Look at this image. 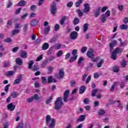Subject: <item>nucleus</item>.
I'll return each mask as SVG.
<instances>
[{
    "mask_svg": "<svg viewBox=\"0 0 128 128\" xmlns=\"http://www.w3.org/2000/svg\"><path fill=\"white\" fill-rule=\"evenodd\" d=\"M54 119H52V118L50 117V115H48L46 116V126H48V124H50V122H52V120H53Z\"/></svg>",
    "mask_w": 128,
    "mask_h": 128,
    "instance_id": "nucleus-10",
    "label": "nucleus"
},
{
    "mask_svg": "<svg viewBox=\"0 0 128 128\" xmlns=\"http://www.w3.org/2000/svg\"><path fill=\"white\" fill-rule=\"evenodd\" d=\"M26 4V2L24 0H20L18 4H16L17 6H24Z\"/></svg>",
    "mask_w": 128,
    "mask_h": 128,
    "instance_id": "nucleus-14",
    "label": "nucleus"
},
{
    "mask_svg": "<svg viewBox=\"0 0 128 128\" xmlns=\"http://www.w3.org/2000/svg\"><path fill=\"white\" fill-rule=\"evenodd\" d=\"M106 114V110L104 109H100L98 112V116H104Z\"/></svg>",
    "mask_w": 128,
    "mask_h": 128,
    "instance_id": "nucleus-28",
    "label": "nucleus"
},
{
    "mask_svg": "<svg viewBox=\"0 0 128 128\" xmlns=\"http://www.w3.org/2000/svg\"><path fill=\"white\" fill-rule=\"evenodd\" d=\"M32 97L33 98V100H38L40 99V97L38 94H35L34 96Z\"/></svg>",
    "mask_w": 128,
    "mask_h": 128,
    "instance_id": "nucleus-54",
    "label": "nucleus"
},
{
    "mask_svg": "<svg viewBox=\"0 0 128 128\" xmlns=\"http://www.w3.org/2000/svg\"><path fill=\"white\" fill-rule=\"evenodd\" d=\"M66 128H72V123L69 122L67 124Z\"/></svg>",
    "mask_w": 128,
    "mask_h": 128,
    "instance_id": "nucleus-64",
    "label": "nucleus"
},
{
    "mask_svg": "<svg viewBox=\"0 0 128 128\" xmlns=\"http://www.w3.org/2000/svg\"><path fill=\"white\" fill-rule=\"evenodd\" d=\"M7 106L8 110H10V112H12V110H14V108H16V106L14 105L12 103L8 105Z\"/></svg>",
    "mask_w": 128,
    "mask_h": 128,
    "instance_id": "nucleus-11",
    "label": "nucleus"
},
{
    "mask_svg": "<svg viewBox=\"0 0 128 128\" xmlns=\"http://www.w3.org/2000/svg\"><path fill=\"white\" fill-rule=\"evenodd\" d=\"M15 28H16L17 30L18 28H22V25L20 24H15Z\"/></svg>",
    "mask_w": 128,
    "mask_h": 128,
    "instance_id": "nucleus-59",
    "label": "nucleus"
},
{
    "mask_svg": "<svg viewBox=\"0 0 128 128\" xmlns=\"http://www.w3.org/2000/svg\"><path fill=\"white\" fill-rule=\"evenodd\" d=\"M110 16V10H108L105 14H103L102 16V17L100 18L101 20V22H106V18H108V16Z\"/></svg>",
    "mask_w": 128,
    "mask_h": 128,
    "instance_id": "nucleus-3",
    "label": "nucleus"
},
{
    "mask_svg": "<svg viewBox=\"0 0 128 128\" xmlns=\"http://www.w3.org/2000/svg\"><path fill=\"white\" fill-rule=\"evenodd\" d=\"M52 82H56V78H52V76L48 77V84H52Z\"/></svg>",
    "mask_w": 128,
    "mask_h": 128,
    "instance_id": "nucleus-18",
    "label": "nucleus"
},
{
    "mask_svg": "<svg viewBox=\"0 0 128 128\" xmlns=\"http://www.w3.org/2000/svg\"><path fill=\"white\" fill-rule=\"evenodd\" d=\"M104 60H100V62L97 64V67L102 68V64H104Z\"/></svg>",
    "mask_w": 128,
    "mask_h": 128,
    "instance_id": "nucleus-33",
    "label": "nucleus"
},
{
    "mask_svg": "<svg viewBox=\"0 0 128 128\" xmlns=\"http://www.w3.org/2000/svg\"><path fill=\"white\" fill-rule=\"evenodd\" d=\"M70 84H70L71 86H72V87L76 86V81H75V80H72V81H71Z\"/></svg>",
    "mask_w": 128,
    "mask_h": 128,
    "instance_id": "nucleus-62",
    "label": "nucleus"
},
{
    "mask_svg": "<svg viewBox=\"0 0 128 128\" xmlns=\"http://www.w3.org/2000/svg\"><path fill=\"white\" fill-rule=\"evenodd\" d=\"M88 30V24L87 23L84 24L83 26V32H86V31Z\"/></svg>",
    "mask_w": 128,
    "mask_h": 128,
    "instance_id": "nucleus-25",
    "label": "nucleus"
},
{
    "mask_svg": "<svg viewBox=\"0 0 128 128\" xmlns=\"http://www.w3.org/2000/svg\"><path fill=\"white\" fill-rule=\"evenodd\" d=\"M82 2H84V0H79L78 2H76V8H78L82 4Z\"/></svg>",
    "mask_w": 128,
    "mask_h": 128,
    "instance_id": "nucleus-38",
    "label": "nucleus"
},
{
    "mask_svg": "<svg viewBox=\"0 0 128 128\" xmlns=\"http://www.w3.org/2000/svg\"><path fill=\"white\" fill-rule=\"evenodd\" d=\"M121 66L122 68H124L125 66H126V60H124L122 62H121Z\"/></svg>",
    "mask_w": 128,
    "mask_h": 128,
    "instance_id": "nucleus-51",
    "label": "nucleus"
},
{
    "mask_svg": "<svg viewBox=\"0 0 128 128\" xmlns=\"http://www.w3.org/2000/svg\"><path fill=\"white\" fill-rule=\"evenodd\" d=\"M78 54V50L74 49L72 51V54L73 56H78V54Z\"/></svg>",
    "mask_w": 128,
    "mask_h": 128,
    "instance_id": "nucleus-41",
    "label": "nucleus"
},
{
    "mask_svg": "<svg viewBox=\"0 0 128 128\" xmlns=\"http://www.w3.org/2000/svg\"><path fill=\"white\" fill-rule=\"evenodd\" d=\"M14 74V71H8L6 74L5 76H8L9 78L10 76H12Z\"/></svg>",
    "mask_w": 128,
    "mask_h": 128,
    "instance_id": "nucleus-15",
    "label": "nucleus"
},
{
    "mask_svg": "<svg viewBox=\"0 0 128 128\" xmlns=\"http://www.w3.org/2000/svg\"><path fill=\"white\" fill-rule=\"evenodd\" d=\"M88 50V48L86 46H83L81 49V52L82 54H84V52H86Z\"/></svg>",
    "mask_w": 128,
    "mask_h": 128,
    "instance_id": "nucleus-45",
    "label": "nucleus"
},
{
    "mask_svg": "<svg viewBox=\"0 0 128 128\" xmlns=\"http://www.w3.org/2000/svg\"><path fill=\"white\" fill-rule=\"evenodd\" d=\"M118 44V41L116 40H113L112 41L111 43L110 44V51L112 52L114 50V47L116 46Z\"/></svg>",
    "mask_w": 128,
    "mask_h": 128,
    "instance_id": "nucleus-6",
    "label": "nucleus"
},
{
    "mask_svg": "<svg viewBox=\"0 0 128 128\" xmlns=\"http://www.w3.org/2000/svg\"><path fill=\"white\" fill-rule=\"evenodd\" d=\"M86 86H82L80 88L79 94H84V92H86Z\"/></svg>",
    "mask_w": 128,
    "mask_h": 128,
    "instance_id": "nucleus-20",
    "label": "nucleus"
},
{
    "mask_svg": "<svg viewBox=\"0 0 128 128\" xmlns=\"http://www.w3.org/2000/svg\"><path fill=\"white\" fill-rule=\"evenodd\" d=\"M102 10V8L100 7H98L96 9V11L94 12V16L95 18H98V16L100 14V10Z\"/></svg>",
    "mask_w": 128,
    "mask_h": 128,
    "instance_id": "nucleus-12",
    "label": "nucleus"
},
{
    "mask_svg": "<svg viewBox=\"0 0 128 128\" xmlns=\"http://www.w3.org/2000/svg\"><path fill=\"white\" fill-rule=\"evenodd\" d=\"M62 48V44H57L55 46V50H60Z\"/></svg>",
    "mask_w": 128,
    "mask_h": 128,
    "instance_id": "nucleus-55",
    "label": "nucleus"
},
{
    "mask_svg": "<svg viewBox=\"0 0 128 128\" xmlns=\"http://www.w3.org/2000/svg\"><path fill=\"white\" fill-rule=\"evenodd\" d=\"M122 49L120 48L119 47L116 48L114 50L112 54V57L111 58L114 60H116V56L118 52H120L121 54V52H122Z\"/></svg>",
    "mask_w": 128,
    "mask_h": 128,
    "instance_id": "nucleus-2",
    "label": "nucleus"
},
{
    "mask_svg": "<svg viewBox=\"0 0 128 128\" xmlns=\"http://www.w3.org/2000/svg\"><path fill=\"white\" fill-rule=\"evenodd\" d=\"M82 60H84V58L80 57L78 62V66H80V64H82Z\"/></svg>",
    "mask_w": 128,
    "mask_h": 128,
    "instance_id": "nucleus-46",
    "label": "nucleus"
},
{
    "mask_svg": "<svg viewBox=\"0 0 128 128\" xmlns=\"http://www.w3.org/2000/svg\"><path fill=\"white\" fill-rule=\"evenodd\" d=\"M57 78H64V70L60 69L59 70V75L56 74Z\"/></svg>",
    "mask_w": 128,
    "mask_h": 128,
    "instance_id": "nucleus-9",
    "label": "nucleus"
},
{
    "mask_svg": "<svg viewBox=\"0 0 128 128\" xmlns=\"http://www.w3.org/2000/svg\"><path fill=\"white\" fill-rule=\"evenodd\" d=\"M44 2V0H39L38 2V6H42Z\"/></svg>",
    "mask_w": 128,
    "mask_h": 128,
    "instance_id": "nucleus-56",
    "label": "nucleus"
},
{
    "mask_svg": "<svg viewBox=\"0 0 128 128\" xmlns=\"http://www.w3.org/2000/svg\"><path fill=\"white\" fill-rule=\"evenodd\" d=\"M38 20L34 19L31 21L30 26H38Z\"/></svg>",
    "mask_w": 128,
    "mask_h": 128,
    "instance_id": "nucleus-16",
    "label": "nucleus"
},
{
    "mask_svg": "<svg viewBox=\"0 0 128 128\" xmlns=\"http://www.w3.org/2000/svg\"><path fill=\"white\" fill-rule=\"evenodd\" d=\"M26 102H29V103L32 102H34V98L32 96L30 98H28L26 100Z\"/></svg>",
    "mask_w": 128,
    "mask_h": 128,
    "instance_id": "nucleus-52",
    "label": "nucleus"
},
{
    "mask_svg": "<svg viewBox=\"0 0 128 128\" xmlns=\"http://www.w3.org/2000/svg\"><path fill=\"white\" fill-rule=\"evenodd\" d=\"M78 36V34L76 31H73L70 34V38L72 40H76Z\"/></svg>",
    "mask_w": 128,
    "mask_h": 128,
    "instance_id": "nucleus-7",
    "label": "nucleus"
},
{
    "mask_svg": "<svg viewBox=\"0 0 128 128\" xmlns=\"http://www.w3.org/2000/svg\"><path fill=\"white\" fill-rule=\"evenodd\" d=\"M66 16H64L62 17L61 20H60V24H61L62 26L64 24V22H66Z\"/></svg>",
    "mask_w": 128,
    "mask_h": 128,
    "instance_id": "nucleus-30",
    "label": "nucleus"
},
{
    "mask_svg": "<svg viewBox=\"0 0 128 128\" xmlns=\"http://www.w3.org/2000/svg\"><path fill=\"white\" fill-rule=\"evenodd\" d=\"M10 62H6L4 63V68H10Z\"/></svg>",
    "mask_w": 128,
    "mask_h": 128,
    "instance_id": "nucleus-34",
    "label": "nucleus"
},
{
    "mask_svg": "<svg viewBox=\"0 0 128 128\" xmlns=\"http://www.w3.org/2000/svg\"><path fill=\"white\" fill-rule=\"evenodd\" d=\"M20 82V79H16L14 81V84H18Z\"/></svg>",
    "mask_w": 128,
    "mask_h": 128,
    "instance_id": "nucleus-57",
    "label": "nucleus"
},
{
    "mask_svg": "<svg viewBox=\"0 0 128 128\" xmlns=\"http://www.w3.org/2000/svg\"><path fill=\"white\" fill-rule=\"evenodd\" d=\"M28 13H26L23 14L21 17L22 20H26V18L28 16Z\"/></svg>",
    "mask_w": 128,
    "mask_h": 128,
    "instance_id": "nucleus-53",
    "label": "nucleus"
},
{
    "mask_svg": "<svg viewBox=\"0 0 128 128\" xmlns=\"http://www.w3.org/2000/svg\"><path fill=\"white\" fill-rule=\"evenodd\" d=\"M28 28V24H26L24 25V28H23L24 32H26Z\"/></svg>",
    "mask_w": 128,
    "mask_h": 128,
    "instance_id": "nucleus-49",
    "label": "nucleus"
},
{
    "mask_svg": "<svg viewBox=\"0 0 128 128\" xmlns=\"http://www.w3.org/2000/svg\"><path fill=\"white\" fill-rule=\"evenodd\" d=\"M38 69L39 68L38 66H37L36 65H34V66H32L31 70H34V72H36V70H38Z\"/></svg>",
    "mask_w": 128,
    "mask_h": 128,
    "instance_id": "nucleus-50",
    "label": "nucleus"
},
{
    "mask_svg": "<svg viewBox=\"0 0 128 128\" xmlns=\"http://www.w3.org/2000/svg\"><path fill=\"white\" fill-rule=\"evenodd\" d=\"M48 48H50V44H48V43L45 42L42 44V50H48Z\"/></svg>",
    "mask_w": 128,
    "mask_h": 128,
    "instance_id": "nucleus-19",
    "label": "nucleus"
},
{
    "mask_svg": "<svg viewBox=\"0 0 128 128\" xmlns=\"http://www.w3.org/2000/svg\"><path fill=\"white\" fill-rule=\"evenodd\" d=\"M83 102H84L85 104H88L90 102V99L88 98H86L83 100Z\"/></svg>",
    "mask_w": 128,
    "mask_h": 128,
    "instance_id": "nucleus-40",
    "label": "nucleus"
},
{
    "mask_svg": "<svg viewBox=\"0 0 128 128\" xmlns=\"http://www.w3.org/2000/svg\"><path fill=\"white\" fill-rule=\"evenodd\" d=\"M86 120V116L85 115H80L78 118L77 120V122H84Z\"/></svg>",
    "mask_w": 128,
    "mask_h": 128,
    "instance_id": "nucleus-21",
    "label": "nucleus"
},
{
    "mask_svg": "<svg viewBox=\"0 0 128 128\" xmlns=\"http://www.w3.org/2000/svg\"><path fill=\"white\" fill-rule=\"evenodd\" d=\"M16 62L18 66H22V60L20 58H16Z\"/></svg>",
    "mask_w": 128,
    "mask_h": 128,
    "instance_id": "nucleus-23",
    "label": "nucleus"
},
{
    "mask_svg": "<svg viewBox=\"0 0 128 128\" xmlns=\"http://www.w3.org/2000/svg\"><path fill=\"white\" fill-rule=\"evenodd\" d=\"M90 5H88V3H86L84 4V8L82 10L83 12L86 14H88V12H90Z\"/></svg>",
    "mask_w": 128,
    "mask_h": 128,
    "instance_id": "nucleus-5",
    "label": "nucleus"
},
{
    "mask_svg": "<svg viewBox=\"0 0 128 128\" xmlns=\"http://www.w3.org/2000/svg\"><path fill=\"white\" fill-rule=\"evenodd\" d=\"M54 126H56V120L53 119L49 125V128H54Z\"/></svg>",
    "mask_w": 128,
    "mask_h": 128,
    "instance_id": "nucleus-22",
    "label": "nucleus"
},
{
    "mask_svg": "<svg viewBox=\"0 0 128 128\" xmlns=\"http://www.w3.org/2000/svg\"><path fill=\"white\" fill-rule=\"evenodd\" d=\"M41 78L42 80V84H46V82H48V80L45 76H42Z\"/></svg>",
    "mask_w": 128,
    "mask_h": 128,
    "instance_id": "nucleus-42",
    "label": "nucleus"
},
{
    "mask_svg": "<svg viewBox=\"0 0 128 128\" xmlns=\"http://www.w3.org/2000/svg\"><path fill=\"white\" fill-rule=\"evenodd\" d=\"M48 63V59H46L44 62L42 64V68H45L46 66V65Z\"/></svg>",
    "mask_w": 128,
    "mask_h": 128,
    "instance_id": "nucleus-32",
    "label": "nucleus"
},
{
    "mask_svg": "<svg viewBox=\"0 0 128 128\" xmlns=\"http://www.w3.org/2000/svg\"><path fill=\"white\" fill-rule=\"evenodd\" d=\"M50 30V26H48L47 27H45L44 29V34H48V32Z\"/></svg>",
    "mask_w": 128,
    "mask_h": 128,
    "instance_id": "nucleus-26",
    "label": "nucleus"
},
{
    "mask_svg": "<svg viewBox=\"0 0 128 128\" xmlns=\"http://www.w3.org/2000/svg\"><path fill=\"white\" fill-rule=\"evenodd\" d=\"M69 95H70V90H67L65 91L64 94L63 100L65 102H68V98Z\"/></svg>",
    "mask_w": 128,
    "mask_h": 128,
    "instance_id": "nucleus-8",
    "label": "nucleus"
},
{
    "mask_svg": "<svg viewBox=\"0 0 128 128\" xmlns=\"http://www.w3.org/2000/svg\"><path fill=\"white\" fill-rule=\"evenodd\" d=\"M34 60H30L29 61V62L28 63V68H29V70H32V66L34 65Z\"/></svg>",
    "mask_w": 128,
    "mask_h": 128,
    "instance_id": "nucleus-24",
    "label": "nucleus"
},
{
    "mask_svg": "<svg viewBox=\"0 0 128 128\" xmlns=\"http://www.w3.org/2000/svg\"><path fill=\"white\" fill-rule=\"evenodd\" d=\"M98 89H95V90H93L92 91V96H96V92H98Z\"/></svg>",
    "mask_w": 128,
    "mask_h": 128,
    "instance_id": "nucleus-47",
    "label": "nucleus"
},
{
    "mask_svg": "<svg viewBox=\"0 0 128 128\" xmlns=\"http://www.w3.org/2000/svg\"><path fill=\"white\" fill-rule=\"evenodd\" d=\"M74 6V2H70L66 4L67 8H72Z\"/></svg>",
    "mask_w": 128,
    "mask_h": 128,
    "instance_id": "nucleus-44",
    "label": "nucleus"
},
{
    "mask_svg": "<svg viewBox=\"0 0 128 128\" xmlns=\"http://www.w3.org/2000/svg\"><path fill=\"white\" fill-rule=\"evenodd\" d=\"M52 70H54V68L52 66H50V67L48 69V72L49 74H50V72H52Z\"/></svg>",
    "mask_w": 128,
    "mask_h": 128,
    "instance_id": "nucleus-63",
    "label": "nucleus"
},
{
    "mask_svg": "<svg viewBox=\"0 0 128 128\" xmlns=\"http://www.w3.org/2000/svg\"><path fill=\"white\" fill-rule=\"evenodd\" d=\"M120 30H128V25L122 24L120 26Z\"/></svg>",
    "mask_w": 128,
    "mask_h": 128,
    "instance_id": "nucleus-39",
    "label": "nucleus"
},
{
    "mask_svg": "<svg viewBox=\"0 0 128 128\" xmlns=\"http://www.w3.org/2000/svg\"><path fill=\"white\" fill-rule=\"evenodd\" d=\"M12 6V1L10 0H9L8 3L7 5V8H10V6Z\"/></svg>",
    "mask_w": 128,
    "mask_h": 128,
    "instance_id": "nucleus-61",
    "label": "nucleus"
},
{
    "mask_svg": "<svg viewBox=\"0 0 128 128\" xmlns=\"http://www.w3.org/2000/svg\"><path fill=\"white\" fill-rule=\"evenodd\" d=\"M19 49L20 48L18 47H14L12 49V52H18Z\"/></svg>",
    "mask_w": 128,
    "mask_h": 128,
    "instance_id": "nucleus-60",
    "label": "nucleus"
},
{
    "mask_svg": "<svg viewBox=\"0 0 128 128\" xmlns=\"http://www.w3.org/2000/svg\"><path fill=\"white\" fill-rule=\"evenodd\" d=\"M76 12L79 16V18H82V16H84V13L80 10L78 9L76 10Z\"/></svg>",
    "mask_w": 128,
    "mask_h": 128,
    "instance_id": "nucleus-35",
    "label": "nucleus"
},
{
    "mask_svg": "<svg viewBox=\"0 0 128 128\" xmlns=\"http://www.w3.org/2000/svg\"><path fill=\"white\" fill-rule=\"evenodd\" d=\"M80 23V18H75L73 20V24L74 26H76Z\"/></svg>",
    "mask_w": 128,
    "mask_h": 128,
    "instance_id": "nucleus-27",
    "label": "nucleus"
},
{
    "mask_svg": "<svg viewBox=\"0 0 128 128\" xmlns=\"http://www.w3.org/2000/svg\"><path fill=\"white\" fill-rule=\"evenodd\" d=\"M62 98L59 97L57 98L56 100L54 102L55 110H61L62 106L64 105V102H62Z\"/></svg>",
    "mask_w": 128,
    "mask_h": 128,
    "instance_id": "nucleus-1",
    "label": "nucleus"
},
{
    "mask_svg": "<svg viewBox=\"0 0 128 128\" xmlns=\"http://www.w3.org/2000/svg\"><path fill=\"white\" fill-rule=\"evenodd\" d=\"M116 82H114V84H112L110 90L111 92H114V88H116Z\"/></svg>",
    "mask_w": 128,
    "mask_h": 128,
    "instance_id": "nucleus-29",
    "label": "nucleus"
},
{
    "mask_svg": "<svg viewBox=\"0 0 128 128\" xmlns=\"http://www.w3.org/2000/svg\"><path fill=\"white\" fill-rule=\"evenodd\" d=\"M58 11V8H56V2H53L51 6V11L50 12L52 14L55 16L56 14Z\"/></svg>",
    "mask_w": 128,
    "mask_h": 128,
    "instance_id": "nucleus-4",
    "label": "nucleus"
},
{
    "mask_svg": "<svg viewBox=\"0 0 128 128\" xmlns=\"http://www.w3.org/2000/svg\"><path fill=\"white\" fill-rule=\"evenodd\" d=\"M20 56L22 58H28V53L22 50L20 51Z\"/></svg>",
    "mask_w": 128,
    "mask_h": 128,
    "instance_id": "nucleus-17",
    "label": "nucleus"
},
{
    "mask_svg": "<svg viewBox=\"0 0 128 128\" xmlns=\"http://www.w3.org/2000/svg\"><path fill=\"white\" fill-rule=\"evenodd\" d=\"M120 70V67L118 66H114L113 67L112 71L114 72H118V71Z\"/></svg>",
    "mask_w": 128,
    "mask_h": 128,
    "instance_id": "nucleus-36",
    "label": "nucleus"
},
{
    "mask_svg": "<svg viewBox=\"0 0 128 128\" xmlns=\"http://www.w3.org/2000/svg\"><path fill=\"white\" fill-rule=\"evenodd\" d=\"M20 32V30H14L12 31V34L14 36L16 34H18Z\"/></svg>",
    "mask_w": 128,
    "mask_h": 128,
    "instance_id": "nucleus-43",
    "label": "nucleus"
},
{
    "mask_svg": "<svg viewBox=\"0 0 128 128\" xmlns=\"http://www.w3.org/2000/svg\"><path fill=\"white\" fill-rule=\"evenodd\" d=\"M76 58H78V56H73V57L70 58L69 62H74L76 60Z\"/></svg>",
    "mask_w": 128,
    "mask_h": 128,
    "instance_id": "nucleus-31",
    "label": "nucleus"
},
{
    "mask_svg": "<svg viewBox=\"0 0 128 128\" xmlns=\"http://www.w3.org/2000/svg\"><path fill=\"white\" fill-rule=\"evenodd\" d=\"M88 58H94V52L92 50H89L88 51L86 54Z\"/></svg>",
    "mask_w": 128,
    "mask_h": 128,
    "instance_id": "nucleus-13",
    "label": "nucleus"
},
{
    "mask_svg": "<svg viewBox=\"0 0 128 128\" xmlns=\"http://www.w3.org/2000/svg\"><path fill=\"white\" fill-rule=\"evenodd\" d=\"M42 56H44L43 54L40 55L38 57L37 59L36 60V62H40V60H42Z\"/></svg>",
    "mask_w": 128,
    "mask_h": 128,
    "instance_id": "nucleus-58",
    "label": "nucleus"
},
{
    "mask_svg": "<svg viewBox=\"0 0 128 128\" xmlns=\"http://www.w3.org/2000/svg\"><path fill=\"white\" fill-rule=\"evenodd\" d=\"M18 94L16 92H12L10 96L13 98H18Z\"/></svg>",
    "mask_w": 128,
    "mask_h": 128,
    "instance_id": "nucleus-37",
    "label": "nucleus"
},
{
    "mask_svg": "<svg viewBox=\"0 0 128 128\" xmlns=\"http://www.w3.org/2000/svg\"><path fill=\"white\" fill-rule=\"evenodd\" d=\"M92 80V76H88V77L86 78V84H88L90 82V80Z\"/></svg>",
    "mask_w": 128,
    "mask_h": 128,
    "instance_id": "nucleus-48",
    "label": "nucleus"
}]
</instances>
